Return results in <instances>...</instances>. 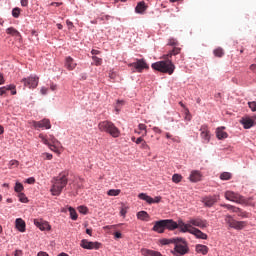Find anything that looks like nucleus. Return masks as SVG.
Returning a JSON list of instances; mask_svg holds the SVG:
<instances>
[{
	"mask_svg": "<svg viewBox=\"0 0 256 256\" xmlns=\"http://www.w3.org/2000/svg\"><path fill=\"white\" fill-rule=\"evenodd\" d=\"M68 176L69 173L61 172L57 177L53 178L52 187L50 189L52 195H61L63 189H65V187H67V183H69V179L67 178Z\"/></svg>",
	"mask_w": 256,
	"mask_h": 256,
	"instance_id": "nucleus-1",
	"label": "nucleus"
},
{
	"mask_svg": "<svg viewBox=\"0 0 256 256\" xmlns=\"http://www.w3.org/2000/svg\"><path fill=\"white\" fill-rule=\"evenodd\" d=\"M165 229L175 231V229H177V222H175L173 219L156 221L154 222L152 231H155V233H165Z\"/></svg>",
	"mask_w": 256,
	"mask_h": 256,
	"instance_id": "nucleus-2",
	"label": "nucleus"
},
{
	"mask_svg": "<svg viewBox=\"0 0 256 256\" xmlns=\"http://www.w3.org/2000/svg\"><path fill=\"white\" fill-rule=\"evenodd\" d=\"M99 131H102L103 133H108L111 135V137L117 138L119 135H121V131H119V128L113 124L111 121H102L98 124Z\"/></svg>",
	"mask_w": 256,
	"mask_h": 256,
	"instance_id": "nucleus-3",
	"label": "nucleus"
},
{
	"mask_svg": "<svg viewBox=\"0 0 256 256\" xmlns=\"http://www.w3.org/2000/svg\"><path fill=\"white\" fill-rule=\"evenodd\" d=\"M152 69L155 71H160V73H168V75H173L175 65L171 60L158 61L152 64Z\"/></svg>",
	"mask_w": 256,
	"mask_h": 256,
	"instance_id": "nucleus-4",
	"label": "nucleus"
},
{
	"mask_svg": "<svg viewBox=\"0 0 256 256\" xmlns=\"http://www.w3.org/2000/svg\"><path fill=\"white\" fill-rule=\"evenodd\" d=\"M174 250L171 251L172 255H187L189 253V244L186 239L176 237V242H174Z\"/></svg>",
	"mask_w": 256,
	"mask_h": 256,
	"instance_id": "nucleus-5",
	"label": "nucleus"
},
{
	"mask_svg": "<svg viewBox=\"0 0 256 256\" xmlns=\"http://www.w3.org/2000/svg\"><path fill=\"white\" fill-rule=\"evenodd\" d=\"M225 199H227V201H232L233 203H239V204L245 203V198L233 191H226Z\"/></svg>",
	"mask_w": 256,
	"mask_h": 256,
	"instance_id": "nucleus-6",
	"label": "nucleus"
},
{
	"mask_svg": "<svg viewBox=\"0 0 256 256\" xmlns=\"http://www.w3.org/2000/svg\"><path fill=\"white\" fill-rule=\"evenodd\" d=\"M189 221L192 227H199V229H207L209 227V222L201 217L190 218Z\"/></svg>",
	"mask_w": 256,
	"mask_h": 256,
	"instance_id": "nucleus-7",
	"label": "nucleus"
},
{
	"mask_svg": "<svg viewBox=\"0 0 256 256\" xmlns=\"http://www.w3.org/2000/svg\"><path fill=\"white\" fill-rule=\"evenodd\" d=\"M21 82L24 83V87L35 89L37 88V85H39V77L30 76L28 78H23Z\"/></svg>",
	"mask_w": 256,
	"mask_h": 256,
	"instance_id": "nucleus-8",
	"label": "nucleus"
},
{
	"mask_svg": "<svg viewBox=\"0 0 256 256\" xmlns=\"http://www.w3.org/2000/svg\"><path fill=\"white\" fill-rule=\"evenodd\" d=\"M80 247H82V249H88V250H98L101 249V243L99 242H91L87 239H82L80 242Z\"/></svg>",
	"mask_w": 256,
	"mask_h": 256,
	"instance_id": "nucleus-9",
	"label": "nucleus"
},
{
	"mask_svg": "<svg viewBox=\"0 0 256 256\" xmlns=\"http://www.w3.org/2000/svg\"><path fill=\"white\" fill-rule=\"evenodd\" d=\"M177 229H180L181 233H193L194 227L191 226L190 220L187 223L183 222V220L178 221Z\"/></svg>",
	"mask_w": 256,
	"mask_h": 256,
	"instance_id": "nucleus-10",
	"label": "nucleus"
},
{
	"mask_svg": "<svg viewBox=\"0 0 256 256\" xmlns=\"http://www.w3.org/2000/svg\"><path fill=\"white\" fill-rule=\"evenodd\" d=\"M32 125L34 129H51V121L47 118L40 121H33Z\"/></svg>",
	"mask_w": 256,
	"mask_h": 256,
	"instance_id": "nucleus-11",
	"label": "nucleus"
},
{
	"mask_svg": "<svg viewBox=\"0 0 256 256\" xmlns=\"http://www.w3.org/2000/svg\"><path fill=\"white\" fill-rule=\"evenodd\" d=\"M130 67H134L138 73H141L143 69H149V66L147 65V62L143 59H137L136 62L128 64Z\"/></svg>",
	"mask_w": 256,
	"mask_h": 256,
	"instance_id": "nucleus-12",
	"label": "nucleus"
},
{
	"mask_svg": "<svg viewBox=\"0 0 256 256\" xmlns=\"http://www.w3.org/2000/svg\"><path fill=\"white\" fill-rule=\"evenodd\" d=\"M138 197L142 201H146L149 205H153V203H161V196H156L155 198H152L151 196L147 195L146 193H140Z\"/></svg>",
	"mask_w": 256,
	"mask_h": 256,
	"instance_id": "nucleus-13",
	"label": "nucleus"
},
{
	"mask_svg": "<svg viewBox=\"0 0 256 256\" xmlns=\"http://www.w3.org/2000/svg\"><path fill=\"white\" fill-rule=\"evenodd\" d=\"M200 137L203 139L204 143H209L211 141V133L207 125H202L200 128Z\"/></svg>",
	"mask_w": 256,
	"mask_h": 256,
	"instance_id": "nucleus-14",
	"label": "nucleus"
},
{
	"mask_svg": "<svg viewBox=\"0 0 256 256\" xmlns=\"http://www.w3.org/2000/svg\"><path fill=\"white\" fill-rule=\"evenodd\" d=\"M34 225L40 229V231H51V225L49 222H45L43 220L34 219Z\"/></svg>",
	"mask_w": 256,
	"mask_h": 256,
	"instance_id": "nucleus-15",
	"label": "nucleus"
},
{
	"mask_svg": "<svg viewBox=\"0 0 256 256\" xmlns=\"http://www.w3.org/2000/svg\"><path fill=\"white\" fill-rule=\"evenodd\" d=\"M39 139H41L42 143H44V145H47L49 149H51V151H54V153H58L59 155V147H53V144L50 143L49 139H47L45 135L39 134Z\"/></svg>",
	"mask_w": 256,
	"mask_h": 256,
	"instance_id": "nucleus-16",
	"label": "nucleus"
},
{
	"mask_svg": "<svg viewBox=\"0 0 256 256\" xmlns=\"http://www.w3.org/2000/svg\"><path fill=\"white\" fill-rule=\"evenodd\" d=\"M201 177H203V174H201L199 170H193L190 173L189 181H191V183H198V181H201Z\"/></svg>",
	"mask_w": 256,
	"mask_h": 256,
	"instance_id": "nucleus-17",
	"label": "nucleus"
},
{
	"mask_svg": "<svg viewBox=\"0 0 256 256\" xmlns=\"http://www.w3.org/2000/svg\"><path fill=\"white\" fill-rule=\"evenodd\" d=\"M65 67L68 71H73L77 67V63L71 56H68L65 59Z\"/></svg>",
	"mask_w": 256,
	"mask_h": 256,
	"instance_id": "nucleus-18",
	"label": "nucleus"
},
{
	"mask_svg": "<svg viewBox=\"0 0 256 256\" xmlns=\"http://www.w3.org/2000/svg\"><path fill=\"white\" fill-rule=\"evenodd\" d=\"M194 235V237H196V239H204L207 240V234L203 233V231L199 230V228H192V234Z\"/></svg>",
	"mask_w": 256,
	"mask_h": 256,
	"instance_id": "nucleus-19",
	"label": "nucleus"
},
{
	"mask_svg": "<svg viewBox=\"0 0 256 256\" xmlns=\"http://www.w3.org/2000/svg\"><path fill=\"white\" fill-rule=\"evenodd\" d=\"M141 254L143 256H163V254H161V252L155 251V250H149L147 248H143L141 250Z\"/></svg>",
	"mask_w": 256,
	"mask_h": 256,
	"instance_id": "nucleus-20",
	"label": "nucleus"
},
{
	"mask_svg": "<svg viewBox=\"0 0 256 256\" xmlns=\"http://www.w3.org/2000/svg\"><path fill=\"white\" fill-rule=\"evenodd\" d=\"M44 137L48 139V141L51 143V145H52V147H54V149H57V147L61 146V142H59V140H57V138H55V136L49 135V136H44Z\"/></svg>",
	"mask_w": 256,
	"mask_h": 256,
	"instance_id": "nucleus-21",
	"label": "nucleus"
},
{
	"mask_svg": "<svg viewBox=\"0 0 256 256\" xmlns=\"http://www.w3.org/2000/svg\"><path fill=\"white\" fill-rule=\"evenodd\" d=\"M15 223H16V229H18V231H20V233H25L26 224H25L24 220L21 218H18V219H16Z\"/></svg>",
	"mask_w": 256,
	"mask_h": 256,
	"instance_id": "nucleus-22",
	"label": "nucleus"
},
{
	"mask_svg": "<svg viewBox=\"0 0 256 256\" xmlns=\"http://www.w3.org/2000/svg\"><path fill=\"white\" fill-rule=\"evenodd\" d=\"M196 252L200 253L201 255H207L209 253V247L203 244L196 245Z\"/></svg>",
	"mask_w": 256,
	"mask_h": 256,
	"instance_id": "nucleus-23",
	"label": "nucleus"
},
{
	"mask_svg": "<svg viewBox=\"0 0 256 256\" xmlns=\"http://www.w3.org/2000/svg\"><path fill=\"white\" fill-rule=\"evenodd\" d=\"M223 129H225L224 127L221 128H217L216 130V137L217 139H227V137H229V134H227V132H225Z\"/></svg>",
	"mask_w": 256,
	"mask_h": 256,
	"instance_id": "nucleus-24",
	"label": "nucleus"
},
{
	"mask_svg": "<svg viewBox=\"0 0 256 256\" xmlns=\"http://www.w3.org/2000/svg\"><path fill=\"white\" fill-rule=\"evenodd\" d=\"M241 123L244 126V129H251V127L255 125V122L251 118H243L241 120Z\"/></svg>",
	"mask_w": 256,
	"mask_h": 256,
	"instance_id": "nucleus-25",
	"label": "nucleus"
},
{
	"mask_svg": "<svg viewBox=\"0 0 256 256\" xmlns=\"http://www.w3.org/2000/svg\"><path fill=\"white\" fill-rule=\"evenodd\" d=\"M247 227V221H234V225L232 226V229H236L238 231H241V229H245Z\"/></svg>",
	"mask_w": 256,
	"mask_h": 256,
	"instance_id": "nucleus-26",
	"label": "nucleus"
},
{
	"mask_svg": "<svg viewBox=\"0 0 256 256\" xmlns=\"http://www.w3.org/2000/svg\"><path fill=\"white\" fill-rule=\"evenodd\" d=\"M216 201H217V196H210V197H206L203 202L206 207H213Z\"/></svg>",
	"mask_w": 256,
	"mask_h": 256,
	"instance_id": "nucleus-27",
	"label": "nucleus"
},
{
	"mask_svg": "<svg viewBox=\"0 0 256 256\" xmlns=\"http://www.w3.org/2000/svg\"><path fill=\"white\" fill-rule=\"evenodd\" d=\"M6 33L8 35H12V37H17L18 39H21V33H19V31H17V29L13 27L7 28Z\"/></svg>",
	"mask_w": 256,
	"mask_h": 256,
	"instance_id": "nucleus-28",
	"label": "nucleus"
},
{
	"mask_svg": "<svg viewBox=\"0 0 256 256\" xmlns=\"http://www.w3.org/2000/svg\"><path fill=\"white\" fill-rule=\"evenodd\" d=\"M137 219H140V221H149V213L147 211H140L137 213Z\"/></svg>",
	"mask_w": 256,
	"mask_h": 256,
	"instance_id": "nucleus-29",
	"label": "nucleus"
},
{
	"mask_svg": "<svg viewBox=\"0 0 256 256\" xmlns=\"http://www.w3.org/2000/svg\"><path fill=\"white\" fill-rule=\"evenodd\" d=\"M136 13H145L147 11V6L145 2H139L135 8Z\"/></svg>",
	"mask_w": 256,
	"mask_h": 256,
	"instance_id": "nucleus-30",
	"label": "nucleus"
},
{
	"mask_svg": "<svg viewBox=\"0 0 256 256\" xmlns=\"http://www.w3.org/2000/svg\"><path fill=\"white\" fill-rule=\"evenodd\" d=\"M234 213H237L238 217H242V219H248L249 213L242 211L241 208H234Z\"/></svg>",
	"mask_w": 256,
	"mask_h": 256,
	"instance_id": "nucleus-31",
	"label": "nucleus"
},
{
	"mask_svg": "<svg viewBox=\"0 0 256 256\" xmlns=\"http://www.w3.org/2000/svg\"><path fill=\"white\" fill-rule=\"evenodd\" d=\"M177 238H170V239H162L160 240L161 245H171L174 244L176 242Z\"/></svg>",
	"mask_w": 256,
	"mask_h": 256,
	"instance_id": "nucleus-32",
	"label": "nucleus"
},
{
	"mask_svg": "<svg viewBox=\"0 0 256 256\" xmlns=\"http://www.w3.org/2000/svg\"><path fill=\"white\" fill-rule=\"evenodd\" d=\"M225 223H227V225H229V227L233 228V225L235 224V220L233 219V216L226 215L225 216Z\"/></svg>",
	"mask_w": 256,
	"mask_h": 256,
	"instance_id": "nucleus-33",
	"label": "nucleus"
},
{
	"mask_svg": "<svg viewBox=\"0 0 256 256\" xmlns=\"http://www.w3.org/2000/svg\"><path fill=\"white\" fill-rule=\"evenodd\" d=\"M215 57H223V55H225V51L223 50V48L218 47L213 51Z\"/></svg>",
	"mask_w": 256,
	"mask_h": 256,
	"instance_id": "nucleus-34",
	"label": "nucleus"
},
{
	"mask_svg": "<svg viewBox=\"0 0 256 256\" xmlns=\"http://www.w3.org/2000/svg\"><path fill=\"white\" fill-rule=\"evenodd\" d=\"M181 53V48L179 47H174L172 51H170L166 57H172L173 55H179Z\"/></svg>",
	"mask_w": 256,
	"mask_h": 256,
	"instance_id": "nucleus-35",
	"label": "nucleus"
},
{
	"mask_svg": "<svg viewBox=\"0 0 256 256\" xmlns=\"http://www.w3.org/2000/svg\"><path fill=\"white\" fill-rule=\"evenodd\" d=\"M120 193V189H111L107 192V195H109V197H117V195H119Z\"/></svg>",
	"mask_w": 256,
	"mask_h": 256,
	"instance_id": "nucleus-36",
	"label": "nucleus"
},
{
	"mask_svg": "<svg viewBox=\"0 0 256 256\" xmlns=\"http://www.w3.org/2000/svg\"><path fill=\"white\" fill-rule=\"evenodd\" d=\"M68 210H69L71 219L73 221H77V217H78L77 216V211H75L73 207H69Z\"/></svg>",
	"mask_w": 256,
	"mask_h": 256,
	"instance_id": "nucleus-37",
	"label": "nucleus"
},
{
	"mask_svg": "<svg viewBox=\"0 0 256 256\" xmlns=\"http://www.w3.org/2000/svg\"><path fill=\"white\" fill-rule=\"evenodd\" d=\"M232 175L231 173L229 172H223L221 175H220V179L222 181H229V179H231Z\"/></svg>",
	"mask_w": 256,
	"mask_h": 256,
	"instance_id": "nucleus-38",
	"label": "nucleus"
},
{
	"mask_svg": "<svg viewBox=\"0 0 256 256\" xmlns=\"http://www.w3.org/2000/svg\"><path fill=\"white\" fill-rule=\"evenodd\" d=\"M182 179H183V176H181V174H174L172 176L173 183H181Z\"/></svg>",
	"mask_w": 256,
	"mask_h": 256,
	"instance_id": "nucleus-39",
	"label": "nucleus"
},
{
	"mask_svg": "<svg viewBox=\"0 0 256 256\" xmlns=\"http://www.w3.org/2000/svg\"><path fill=\"white\" fill-rule=\"evenodd\" d=\"M92 60L94 61V65L99 67V65L103 64V59L97 57V56H92Z\"/></svg>",
	"mask_w": 256,
	"mask_h": 256,
	"instance_id": "nucleus-40",
	"label": "nucleus"
},
{
	"mask_svg": "<svg viewBox=\"0 0 256 256\" xmlns=\"http://www.w3.org/2000/svg\"><path fill=\"white\" fill-rule=\"evenodd\" d=\"M9 169H15L16 167H19V161L17 160H11L8 164Z\"/></svg>",
	"mask_w": 256,
	"mask_h": 256,
	"instance_id": "nucleus-41",
	"label": "nucleus"
},
{
	"mask_svg": "<svg viewBox=\"0 0 256 256\" xmlns=\"http://www.w3.org/2000/svg\"><path fill=\"white\" fill-rule=\"evenodd\" d=\"M23 184L16 182L15 187H14V191L16 193H21V191H23Z\"/></svg>",
	"mask_w": 256,
	"mask_h": 256,
	"instance_id": "nucleus-42",
	"label": "nucleus"
},
{
	"mask_svg": "<svg viewBox=\"0 0 256 256\" xmlns=\"http://www.w3.org/2000/svg\"><path fill=\"white\" fill-rule=\"evenodd\" d=\"M19 15H21V9L20 8H14L12 10V17H15V19H18Z\"/></svg>",
	"mask_w": 256,
	"mask_h": 256,
	"instance_id": "nucleus-43",
	"label": "nucleus"
},
{
	"mask_svg": "<svg viewBox=\"0 0 256 256\" xmlns=\"http://www.w3.org/2000/svg\"><path fill=\"white\" fill-rule=\"evenodd\" d=\"M6 91H11L12 95H17V90H15V85L13 84L6 86Z\"/></svg>",
	"mask_w": 256,
	"mask_h": 256,
	"instance_id": "nucleus-44",
	"label": "nucleus"
},
{
	"mask_svg": "<svg viewBox=\"0 0 256 256\" xmlns=\"http://www.w3.org/2000/svg\"><path fill=\"white\" fill-rule=\"evenodd\" d=\"M19 201L21 203H27L29 200L27 199V196H25L23 193L18 194Z\"/></svg>",
	"mask_w": 256,
	"mask_h": 256,
	"instance_id": "nucleus-45",
	"label": "nucleus"
},
{
	"mask_svg": "<svg viewBox=\"0 0 256 256\" xmlns=\"http://www.w3.org/2000/svg\"><path fill=\"white\" fill-rule=\"evenodd\" d=\"M221 207H224L225 209H228L229 211H232V213H234V209H237V207H235L231 204H221Z\"/></svg>",
	"mask_w": 256,
	"mask_h": 256,
	"instance_id": "nucleus-46",
	"label": "nucleus"
},
{
	"mask_svg": "<svg viewBox=\"0 0 256 256\" xmlns=\"http://www.w3.org/2000/svg\"><path fill=\"white\" fill-rule=\"evenodd\" d=\"M168 45H170L171 47H177V45H179V42L177 41V39L171 38L169 39Z\"/></svg>",
	"mask_w": 256,
	"mask_h": 256,
	"instance_id": "nucleus-47",
	"label": "nucleus"
},
{
	"mask_svg": "<svg viewBox=\"0 0 256 256\" xmlns=\"http://www.w3.org/2000/svg\"><path fill=\"white\" fill-rule=\"evenodd\" d=\"M78 211H79V213H82V215H87V212H88L89 210H88L87 207H85V206H79V207H78Z\"/></svg>",
	"mask_w": 256,
	"mask_h": 256,
	"instance_id": "nucleus-48",
	"label": "nucleus"
},
{
	"mask_svg": "<svg viewBox=\"0 0 256 256\" xmlns=\"http://www.w3.org/2000/svg\"><path fill=\"white\" fill-rule=\"evenodd\" d=\"M185 115L186 121H191V114L189 113V108H185Z\"/></svg>",
	"mask_w": 256,
	"mask_h": 256,
	"instance_id": "nucleus-49",
	"label": "nucleus"
},
{
	"mask_svg": "<svg viewBox=\"0 0 256 256\" xmlns=\"http://www.w3.org/2000/svg\"><path fill=\"white\" fill-rule=\"evenodd\" d=\"M248 105H249L251 111H256V102L255 101L249 102Z\"/></svg>",
	"mask_w": 256,
	"mask_h": 256,
	"instance_id": "nucleus-50",
	"label": "nucleus"
},
{
	"mask_svg": "<svg viewBox=\"0 0 256 256\" xmlns=\"http://www.w3.org/2000/svg\"><path fill=\"white\" fill-rule=\"evenodd\" d=\"M141 149H144V150H149L151 149L148 145H147V142L144 140L141 144Z\"/></svg>",
	"mask_w": 256,
	"mask_h": 256,
	"instance_id": "nucleus-51",
	"label": "nucleus"
},
{
	"mask_svg": "<svg viewBox=\"0 0 256 256\" xmlns=\"http://www.w3.org/2000/svg\"><path fill=\"white\" fill-rule=\"evenodd\" d=\"M120 215L122 217H125V215H127V207L126 206L122 207V209L120 211Z\"/></svg>",
	"mask_w": 256,
	"mask_h": 256,
	"instance_id": "nucleus-52",
	"label": "nucleus"
},
{
	"mask_svg": "<svg viewBox=\"0 0 256 256\" xmlns=\"http://www.w3.org/2000/svg\"><path fill=\"white\" fill-rule=\"evenodd\" d=\"M139 131H147V125L145 124H139L138 125Z\"/></svg>",
	"mask_w": 256,
	"mask_h": 256,
	"instance_id": "nucleus-53",
	"label": "nucleus"
},
{
	"mask_svg": "<svg viewBox=\"0 0 256 256\" xmlns=\"http://www.w3.org/2000/svg\"><path fill=\"white\" fill-rule=\"evenodd\" d=\"M145 140L143 139V136H140L136 139L135 143L136 145H141Z\"/></svg>",
	"mask_w": 256,
	"mask_h": 256,
	"instance_id": "nucleus-54",
	"label": "nucleus"
},
{
	"mask_svg": "<svg viewBox=\"0 0 256 256\" xmlns=\"http://www.w3.org/2000/svg\"><path fill=\"white\" fill-rule=\"evenodd\" d=\"M122 237H123V234H121V232L114 233V239H121Z\"/></svg>",
	"mask_w": 256,
	"mask_h": 256,
	"instance_id": "nucleus-55",
	"label": "nucleus"
},
{
	"mask_svg": "<svg viewBox=\"0 0 256 256\" xmlns=\"http://www.w3.org/2000/svg\"><path fill=\"white\" fill-rule=\"evenodd\" d=\"M5 93H7V87H5V86L1 87L0 88V95L3 96V95H5Z\"/></svg>",
	"mask_w": 256,
	"mask_h": 256,
	"instance_id": "nucleus-56",
	"label": "nucleus"
},
{
	"mask_svg": "<svg viewBox=\"0 0 256 256\" xmlns=\"http://www.w3.org/2000/svg\"><path fill=\"white\" fill-rule=\"evenodd\" d=\"M44 156L46 157V159H47L48 161H51V159H53V154L44 153Z\"/></svg>",
	"mask_w": 256,
	"mask_h": 256,
	"instance_id": "nucleus-57",
	"label": "nucleus"
},
{
	"mask_svg": "<svg viewBox=\"0 0 256 256\" xmlns=\"http://www.w3.org/2000/svg\"><path fill=\"white\" fill-rule=\"evenodd\" d=\"M28 5H29V0H21L22 7H28Z\"/></svg>",
	"mask_w": 256,
	"mask_h": 256,
	"instance_id": "nucleus-58",
	"label": "nucleus"
},
{
	"mask_svg": "<svg viewBox=\"0 0 256 256\" xmlns=\"http://www.w3.org/2000/svg\"><path fill=\"white\" fill-rule=\"evenodd\" d=\"M14 256H23V250H15Z\"/></svg>",
	"mask_w": 256,
	"mask_h": 256,
	"instance_id": "nucleus-59",
	"label": "nucleus"
},
{
	"mask_svg": "<svg viewBox=\"0 0 256 256\" xmlns=\"http://www.w3.org/2000/svg\"><path fill=\"white\" fill-rule=\"evenodd\" d=\"M48 91H49V89H47L46 87H42L40 90V93H42V95H47Z\"/></svg>",
	"mask_w": 256,
	"mask_h": 256,
	"instance_id": "nucleus-60",
	"label": "nucleus"
},
{
	"mask_svg": "<svg viewBox=\"0 0 256 256\" xmlns=\"http://www.w3.org/2000/svg\"><path fill=\"white\" fill-rule=\"evenodd\" d=\"M123 103H124L123 101H120V100L117 101V106H116L117 112L121 111V108H119V105H123Z\"/></svg>",
	"mask_w": 256,
	"mask_h": 256,
	"instance_id": "nucleus-61",
	"label": "nucleus"
},
{
	"mask_svg": "<svg viewBox=\"0 0 256 256\" xmlns=\"http://www.w3.org/2000/svg\"><path fill=\"white\" fill-rule=\"evenodd\" d=\"M27 183H28L29 185H33V183H35V178H33V177L28 178V179H27Z\"/></svg>",
	"mask_w": 256,
	"mask_h": 256,
	"instance_id": "nucleus-62",
	"label": "nucleus"
},
{
	"mask_svg": "<svg viewBox=\"0 0 256 256\" xmlns=\"http://www.w3.org/2000/svg\"><path fill=\"white\" fill-rule=\"evenodd\" d=\"M37 256H49L47 252L40 251Z\"/></svg>",
	"mask_w": 256,
	"mask_h": 256,
	"instance_id": "nucleus-63",
	"label": "nucleus"
},
{
	"mask_svg": "<svg viewBox=\"0 0 256 256\" xmlns=\"http://www.w3.org/2000/svg\"><path fill=\"white\" fill-rule=\"evenodd\" d=\"M100 53H101V51L95 50V49H93V50L91 51V54H92V55H99Z\"/></svg>",
	"mask_w": 256,
	"mask_h": 256,
	"instance_id": "nucleus-64",
	"label": "nucleus"
}]
</instances>
